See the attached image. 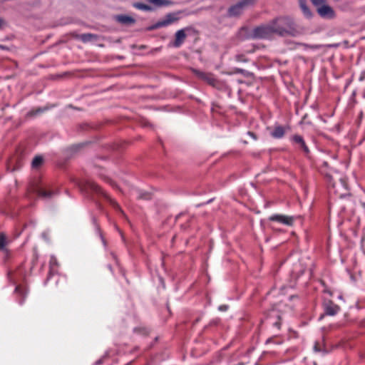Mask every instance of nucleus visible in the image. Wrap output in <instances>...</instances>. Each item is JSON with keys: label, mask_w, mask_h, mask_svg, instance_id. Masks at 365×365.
Wrapping results in <instances>:
<instances>
[{"label": "nucleus", "mask_w": 365, "mask_h": 365, "mask_svg": "<svg viewBox=\"0 0 365 365\" xmlns=\"http://www.w3.org/2000/svg\"><path fill=\"white\" fill-rule=\"evenodd\" d=\"M274 34L279 36L295 37L300 32L294 20L288 16H280L272 19L271 21Z\"/></svg>", "instance_id": "nucleus-1"}, {"label": "nucleus", "mask_w": 365, "mask_h": 365, "mask_svg": "<svg viewBox=\"0 0 365 365\" xmlns=\"http://www.w3.org/2000/svg\"><path fill=\"white\" fill-rule=\"evenodd\" d=\"M79 187L82 190H84L86 192L91 191L97 194L101 195L108 200V202L114 209H115L116 210H119L121 212H123L118 203L114 199L110 197L106 192H105L101 189V187H100L93 181L90 180H83L79 184Z\"/></svg>", "instance_id": "nucleus-2"}, {"label": "nucleus", "mask_w": 365, "mask_h": 365, "mask_svg": "<svg viewBox=\"0 0 365 365\" xmlns=\"http://www.w3.org/2000/svg\"><path fill=\"white\" fill-rule=\"evenodd\" d=\"M329 189L334 192L339 197H344L349 195V190L346 180L342 178L341 175H336L331 181V183H327Z\"/></svg>", "instance_id": "nucleus-3"}, {"label": "nucleus", "mask_w": 365, "mask_h": 365, "mask_svg": "<svg viewBox=\"0 0 365 365\" xmlns=\"http://www.w3.org/2000/svg\"><path fill=\"white\" fill-rule=\"evenodd\" d=\"M274 35L271 22L255 28L250 36L252 38H269Z\"/></svg>", "instance_id": "nucleus-4"}, {"label": "nucleus", "mask_w": 365, "mask_h": 365, "mask_svg": "<svg viewBox=\"0 0 365 365\" xmlns=\"http://www.w3.org/2000/svg\"><path fill=\"white\" fill-rule=\"evenodd\" d=\"M318 169L319 173L324 175L327 183H331L334 178L336 175H339V173L331 167L326 160L319 161Z\"/></svg>", "instance_id": "nucleus-5"}, {"label": "nucleus", "mask_w": 365, "mask_h": 365, "mask_svg": "<svg viewBox=\"0 0 365 365\" xmlns=\"http://www.w3.org/2000/svg\"><path fill=\"white\" fill-rule=\"evenodd\" d=\"M180 12H176V13H169L168 14L165 18L162 20L158 21L155 24H153L150 29H156L162 27L168 26L176 21H178L180 19L179 14Z\"/></svg>", "instance_id": "nucleus-6"}, {"label": "nucleus", "mask_w": 365, "mask_h": 365, "mask_svg": "<svg viewBox=\"0 0 365 365\" xmlns=\"http://www.w3.org/2000/svg\"><path fill=\"white\" fill-rule=\"evenodd\" d=\"M194 73L200 79L204 81L207 84L215 88H220L221 86L220 81L215 78V76L211 73H206L198 70H194Z\"/></svg>", "instance_id": "nucleus-7"}, {"label": "nucleus", "mask_w": 365, "mask_h": 365, "mask_svg": "<svg viewBox=\"0 0 365 365\" xmlns=\"http://www.w3.org/2000/svg\"><path fill=\"white\" fill-rule=\"evenodd\" d=\"M254 1L255 0H241L240 1L230 7L228 9V16H239L246 6L253 4Z\"/></svg>", "instance_id": "nucleus-8"}, {"label": "nucleus", "mask_w": 365, "mask_h": 365, "mask_svg": "<svg viewBox=\"0 0 365 365\" xmlns=\"http://www.w3.org/2000/svg\"><path fill=\"white\" fill-rule=\"evenodd\" d=\"M319 16L322 18L332 19L335 16L334 9L329 5L323 3L319 6H316Z\"/></svg>", "instance_id": "nucleus-9"}, {"label": "nucleus", "mask_w": 365, "mask_h": 365, "mask_svg": "<svg viewBox=\"0 0 365 365\" xmlns=\"http://www.w3.org/2000/svg\"><path fill=\"white\" fill-rule=\"evenodd\" d=\"M290 140L294 144L297 145L299 148L302 149L307 156L309 155L310 153L309 149L302 135L297 134L294 135L291 137Z\"/></svg>", "instance_id": "nucleus-10"}, {"label": "nucleus", "mask_w": 365, "mask_h": 365, "mask_svg": "<svg viewBox=\"0 0 365 365\" xmlns=\"http://www.w3.org/2000/svg\"><path fill=\"white\" fill-rule=\"evenodd\" d=\"M35 192H36L38 197L46 200L51 199L58 194V190H53L50 188L46 189L41 187H36Z\"/></svg>", "instance_id": "nucleus-11"}, {"label": "nucleus", "mask_w": 365, "mask_h": 365, "mask_svg": "<svg viewBox=\"0 0 365 365\" xmlns=\"http://www.w3.org/2000/svg\"><path fill=\"white\" fill-rule=\"evenodd\" d=\"M187 30H189L188 28H184L176 31L175 34V41L173 43L174 47L179 48L184 43L187 37L185 31Z\"/></svg>", "instance_id": "nucleus-12"}, {"label": "nucleus", "mask_w": 365, "mask_h": 365, "mask_svg": "<svg viewBox=\"0 0 365 365\" xmlns=\"http://www.w3.org/2000/svg\"><path fill=\"white\" fill-rule=\"evenodd\" d=\"M340 310V307L331 301H328L324 304V312L326 315L334 316Z\"/></svg>", "instance_id": "nucleus-13"}, {"label": "nucleus", "mask_w": 365, "mask_h": 365, "mask_svg": "<svg viewBox=\"0 0 365 365\" xmlns=\"http://www.w3.org/2000/svg\"><path fill=\"white\" fill-rule=\"evenodd\" d=\"M269 220L270 221H276L286 225H292L294 222V218L292 217L283 215H273L269 217Z\"/></svg>", "instance_id": "nucleus-14"}, {"label": "nucleus", "mask_w": 365, "mask_h": 365, "mask_svg": "<svg viewBox=\"0 0 365 365\" xmlns=\"http://www.w3.org/2000/svg\"><path fill=\"white\" fill-rule=\"evenodd\" d=\"M287 128L289 129L288 126L285 128L280 125H275L270 132V135L274 139H281L284 136Z\"/></svg>", "instance_id": "nucleus-15"}, {"label": "nucleus", "mask_w": 365, "mask_h": 365, "mask_svg": "<svg viewBox=\"0 0 365 365\" xmlns=\"http://www.w3.org/2000/svg\"><path fill=\"white\" fill-rule=\"evenodd\" d=\"M130 194L139 200H149L151 199V194L150 192L136 187H133L130 190Z\"/></svg>", "instance_id": "nucleus-16"}, {"label": "nucleus", "mask_w": 365, "mask_h": 365, "mask_svg": "<svg viewBox=\"0 0 365 365\" xmlns=\"http://www.w3.org/2000/svg\"><path fill=\"white\" fill-rule=\"evenodd\" d=\"M77 38L80 39L83 43H87L93 41H96L98 39V36L93 34H82L77 36Z\"/></svg>", "instance_id": "nucleus-17"}, {"label": "nucleus", "mask_w": 365, "mask_h": 365, "mask_svg": "<svg viewBox=\"0 0 365 365\" xmlns=\"http://www.w3.org/2000/svg\"><path fill=\"white\" fill-rule=\"evenodd\" d=\"M116 19L118 22L125 25H130L135 23V19L133 18L126 15H119L116 17Z\"/></svg>", "instance_id": "nucleus-18"}, {"label": "nucleus", "mask_w": 365, "mask_h": 365, "mask_svg": "<svg viewBox=\"0 0 365 365\" xmlns=\"http://www.w3.org/2000/svg\"><path fill=\"white\" fill-rule=\"evenodd\" d=\"M8 243V240L6 235L4 232H0V250L3 251L6 255L8 254V250L6 246Z\"/></svg>", "instance_id": "nucleus-19"}, {"label": "nucleus", "mask_w": 365, "mask_h": 365, "mask_svg": "<svg viewBox=\"0 0 365 365\" xmlns=\"http://www.w3.org/2000/svg\"><path fill=\"white\" fill-rule=\"evenodd\" d=\"M43 158L40 155H37L33 159L31 166L33 168L37 169L43 164Z\"/></svg>", "instance_id": "nucleus-20"}, {"label": "nucleus", "mask_w": 365, "mask_h": 365, "mask_svg": "<svg viewBox=\"0 0 365 365\" xmlns=\"http://www.w3.org/2000/svg\"><path fill=\"white\" fill-rule=\"evenodd\" d=\"M134 6L136 9L143 10V11H150L152 9V8L150 6L143 4V3H136L134 4Z\"/></svg>", "instance_id": "nucleus-21"}, {"label": "nucleus", "mask_w": 365, "mask_h": 365, "mask_svg": "<svg viewBox=\"0 0 365 365\" xmlns=\"http://www.w3.org/2000/svg\"><path fill=\"white\" fill-rule=\"evenodd\" d=\"M235 59L237 62H247L248 59L246 58V56L244 54H237L235 56Z\"/></svg>", "instance_id": "nucleus-22"}, {"label": "nucleus", "mask_w": 365, "mask_h": 365, "mask_svg": "<svg viewBox=\"0 0 365 365\" xmlns=\"http://www.w3.org/2000/svg\"><path fill=\"white\" fill-rule=\"evenodd\" d=\"M235 73L242 74L245 76H249L251 74L249 71H247L245 69H242V68H237L235 69Z\"/></svg>", "instance_id": "nucleus-23"}, {"label": "nucleus", "mask_w": 365, "mask_h": 365, "mask_svg": "<svg viewBox=\"0 0 365 365\" xmlns=\"http://www.w3.org/2000/svg\"><path fill=\"white\" fill-rule=\"evenodd\" d=\"M304 16L309 17L311 16V11L307 5H302L300 6Z\"/></svg>", "instance_id": "nucleus-24"}, {"label": "nucleus", "mask_w": 365, "mask_h": 365, "mask_svg": "<svg viewBox=\"0 0 365 365\" xmlns=\"http://www.w3.org/2000/svg\"><path fill=\"white\" fill-rule=\"evenodd\" d=\"M173 4V2L170 0H160V7L168 6Z\"/></svg>", "instance_id": "nucleus-25"}, {"label": "nucleus", "mask_w": 365, "mask_h": 365, "mask_svg": "<svg viewBox=\"0 0 365 365\" xmlns=\"http://www.w3.org/2000/svg\"><path fill=\"white\" fill-rule=\"evenodd\" d=\"M50 267L53 268V266L57 265V259L54 256H51L49 261Z\"/></svg>", "instance_id": "nucleus-26"}, {"label": "nucleus", "mask_w": 365, "mask_h": 365, "mask_svg": "<svg viewBox=\"0 0 365 365\" xmlns=\"http://www.w3.org/2000/svg\"><path fill=\"white\" fill-rule=\"evenodd\" d=\"M312 3V4L315 6H319L321 4H323V3L326 2V0H310Z\"/></svg>", "instance_id": "nucleus-27"}, {"label": "nucleus", "mask_w": 365, "mask_h": 365, "mask_svg": "<svg viewBox=\"0 0 365 365\" xmlns=\"http://www.w3.org/2000/svg\"><path fill=\"white\" fill-rule=\"evenodd\" d=\"M148 2L153 4L158 7H160V0H147Z\"/></svg>", "instance_id": "nucleus-28"}, {"label": "nucleus", "mask_w": 365, "mask_h": 365, "mask_svg": "<svg viewBox=\"0 0 365 365\" xmlns=\"http://www.w3.org/2000/svg\"><path fill=\"white\" fill-rule=\"evenodd\" d=\"M247 135L249 136H250L253 140H257V135L255 133L251 132V131H248L247 132Z\"/></svg>", "instance_id": "nucleus-29"}, {"label": "nucleus", "mask_w": 365, "mask_h": 365, "mask_svg": "<svg viewBox=\"0 0 365 365\" xmlns=\"http://www.w3.org/2000/svg\"><path fill=\"white\" fill-rule=\"evenodd\" d=\"M359 81H365V70L362 71L359 77Z\"/></svg>", "instance_id": "nucleus-30"}, {"label": "nucleus", "mask_w": 365, "mask_h": 365, "mask_svg": "<svg viewBox=\"0 0 365 365\" xmlns=\"http://www.w3.org/2000/svg\"><path fill=\"white\" fill-rule=\"evenodd\" d=\"M5 24H6V21L3 18L0 17V29Z\"/></svg>", "instance_id": "nucleus-31"}, {"label": "nucleus", "mask_w": 365, "mask_h": 365, "mask_svg": "<svg viewBox=\"0 0 365 365\" xmlns=\"http://www.w3.org/2000/svg\"><path fill=\"white\" fill-rule=\"evenodd\" d=\"M219 309L221 311H226L227 309V305H222L219 307Z\"/></svg>", "instance_id": "nucleus-32"}, {"label": "nucleus", "mask_w": 365, "mask_h": 365, "mask_svg": "<svg viewBox=\"0 0 365 365\" xmlns=\"http://www.w3.org/2000/svg\"><path fill=\"white\" fill-rule=\"evenodd\" d=\"M300 6L306 4V0H299Z\"/></svg>", "instance_id": "nucleus-33"}, {"label": "nucleus", "mask_w": 365, "mask_h": 365, "mask_svg": "<svg viewBox=\"0 0 365 365\" xmlns=\"http://www.w3.org/2000/svg\"><path fill=\"white\" fill-rule=\"evenodd\" d=\"M15 292L16 293H19V292H21V290L20 289V287L19 286L16 287L15 288Z\"/></svg>", "instance_id": "nucleus-34"}, {"label": "nucleus", "mask_w": 365, "mask_h": 365, "mask_svg": "<svg viewBox=\"0 0 365 365\" xmlns=\"http://www.w3.org/2000/svg\"><path fill=\"white\" fill-rule=\"evenodd\" d=\"M280 324H280V322H279V321H278V322H275L274 323V325L275 327H277V328H279Z\"/></svg>", "instance_id": "nucleus-35"}, {"label": "nucleus", "mask_w": 365, "mask_h": 365, "mask_svg": "<svg viewBox=\"0 0 365 365\" xmlns=\"http://www.w3.org/2000/svg\"><path fill=\"white\" fill-rule=\"evenodd\" d=\"M314 349L315 350V351H319V349L318 348V344L316 343L314 346Z\"/></svg>", "instance_id": "nucleus-36"}, {"label": "nucleus", "mask_w": 365, "mask_h": 365, "mask_svg": "<svg viewBox=\"0 0 365 365\" xmlns=\"http://www.w3.org/2000/svg\"><path fill=\"white\" fill-rule=\"evenodd\" d=\"M101 363H102V360H101V359H99V360L96 361L95 364H96V365H98V364H101Z\"/></svg>", "instance_id": "nucleus-37"}, {"label": "nucleus", "mask_w": 365, "mask_h": 365, "mask_svg": "<svg viewBox=\"0 0 365 365\" xmlns=\"http://www.w3.org/2000/svg\"><path fill=\"white\" fill-rule=\"evenodd\" d=\"M100 235H101V240H102V242H103V245H106V241H105L104 238L103 237L101 234H100Z\"/></svg>", "instance_id": "nucleus-38"}, {"label": "nucleus", "mask_w": 365, "mask_h": 365, "mask_svg": "<svg viewBox=\"0 0 365 365\" xmlns=\"http://www.w3.org/2000/svg\"><path fill=\"white\" fill-rule=\"evenodd\" d=\"M108 182L110 183V185L113 187H115V185L114 182H113V181L111 180H108Z\"/></svg>", "instance_id": "nucleus-39"}, {"label": "nucleus", "mask_w": 365, "mask_h": 365, "mask_svg": "<svg viewBox=\"0 0 365 365\" xmlns=\"http://www.w3.org/2000/svg\"><path fill=\"white\" fill-rule=\"evenodd\" d=\"M24 298L21 299L20 301H19V304H22L24 303Z\"/></svg>", "instance_id": "nucleus-40"}, {"label": "nucleus", "mask_w": 365, "mask_h": 365, "mask_svg": "<svg viewBox=\"0 0 365 365\" xmlns=\"http://www.w3.org/2000/svg\"><path fill=\"white\" fill-rule=\"evenodd\" d=\"M108 268L110 271H112V267H111V265H110V264H108Z\"/></svg>", "instance_id": "nucleus-41"}, {"label": "nucleus", "mask_w": 365, "mask_h": 365, "mask_svg": "<svg viewBox=\"0 0 365 365\" xmlns=\"http://www.w3.org/2000/svg\"><path fill=\"white\" fill-rule=\"evenodd\" d=\"M272 314H275V311L274 310H272Z\"/></svg>", "instance_id": "nucleus-42"}, {"label": "nucleus", "mask_w": 365, "mask_h": 365, "mask_svg": "<svg viewBox=\"0 0 365 365\" xmlns=\"http://www.w3.org/2000/svg\"><path fill=\"white\" fill-rule=\"evenodd\" d=\"M277 316V317H278V319H279V315H277V314H275Z\"/></svg>", "instance_id": "nucleus-43"}]
</instances>
